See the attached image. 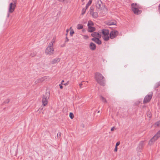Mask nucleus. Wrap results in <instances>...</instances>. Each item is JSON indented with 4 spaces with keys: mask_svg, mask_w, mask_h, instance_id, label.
Masks as SVG:
<instances>
[{
    "mask_svg": "<svg viewBox=\"0 0 160 160\" xmlns=\"http://www.w3.org/2000/svg\"><path fill=\"white\" fill-rule=\"evenodd\" d=\"M55 39H56V37H54L52 40L50 42H52V43L53 44V43H54L55 42Z\"/></svg>",
    "mask_w": 160,
    "mask_h": 160,
    "instance_id": "29",
    "label": "nucleus"
},
{
    "mask_svg": "<svg viewBox=\"0 0 160 160\" xmlns=\"http://www.w3.org/2000/svg\"><path fill=\"white\" fill-rule=\"evenodd\" d=\"M91 36L93 38H101V35L98 32H94L91 34Z\"/></svg>",
    "mask_w": 160,
    "mask_h": 160,
    "instance_id": "16",
    "label": "nucleus"
},
{
    "mask_svg": "<svg viewBox=\"0 0 160 160\" xmlns=\"http://www.w3.org/2000/svg\"><path fill=\"white\" fill-rule=\"evenodd\" d=\"M60 61V58H56L53 59L51 62V63L54 64L59 62Z\"/></svg>",
    "mask_w": 160,
    "mask_h": 160,
    "instance_id": "14",
    "label": "nucleus"
},
{
    "mask_svg": "<svg viewBox=\"0 0 160 160\" xmlns=\"http://www.w3.org/2000/svg\"><path fill=\"white\" fill-rule=\"evenodd\" d=\"M117 150H118L117 147L115 146L114 151L115 152H117Z\"/></svg>",
    "mask_w": 160,
    "mask_h": 160,
    "instance_id": "38",
    "label": "nucleus"
},
{
    "mask_svg": "<svg viewBox=\"0 0 160 160\" xmlns=\"http://www.w3.org/2000/svg\"><path fill=\"white\" fill-rule=\"evenodd\" d=\"M155 124L158 126H160V121H158L156 122Z\"/></svg>",
    "mask_w": 160,
    "mask_h": 160,
    "instance_id": "34",
    "label": "nucleus"
},
{
    "mask_svg": "<svg viewBox=\"0 0 160 160\" xmlns=\"http://www.w3.org/2000/svg\"><path fill=\"white\" fill-rule=\"evenodd\" d=\"M143 142L142 141H141L140 142L139 145L137 148V150L138 151L140 152L141 150L142 149V148H143Z\"/></svg>",
    "mask_w": 160,
    "mask_h": 160,
    "instance_id": "12",
    "label": "nucleus"
},
{
    "mask_svg": "<svg viewBox=\"0 0 160 160\" xmlns=\"http://www.w3.org/2000/svg\"><path fill=\"white\" fill-rule=\"evenodd\" d=\"M68 31H69V30H68V29H67V32H68Z\"/></svg>",
    "mask_w": 160,
    "mask_h": 160,
    "instance_id": "50",
    "label": "nucleus"
},
{
    "mask_svg": "<svg viewBox=\"0 0 160 160\" xmlns=\"http://www.w3.org/2000/svg\"><path fill=\"white\" fill-rule=\"evenodd\" d=\"M96 8L98 11L103 10L105 8V5L101 0H98L96 5Z\"/></svg>",
    "mask_w": 160,
    "mask_h": 160,
    "instance_id": "4",
    "label": "nucleus"
},
{
    "mask_svg": "<svg viewBox=\"0 0 160 160\" xmlns=\"http://www.w3.org/2000/svg\"><path fill=\"white\" fill-rule=\"evenodd\" d=\"M47 48H53V44L52 42H50L48 45Z\"/></svg>",
    "mask_w": 160,
    "mask_h": 160,
    "instance_id": "27",
    "label": "nucleus"
},
{
    "mask_svg": "<svg viewBox=\"0 0 160 160\" xmlns=\"http://www.w3.org/2000/svg\"><path fill=\"white\" fill-rule=\"evenodd\" d=\"M119 34V32L118 31L116 30H113L109 34V38L111 39H113L116 38Z\"/></svg>",
    "mask_w": 160,
    "mask_h": 160,
    "instance_id": "6",
    "label": "nucleus"
},
{
    "mask_svg": "<svg viewBox=\"0 0 160 160\" xmlns=\"http://www.w3.org/2000/svg\"><path fill=\"white\" fill-rule=\"evenodd\" d=\"M99 38H92L91 40L92 41L95 42L98 45H100L101 43V41L99 39Z\"/></svg>",
    "mask_w": 160,
    "mask_h": 160,
    "instance_id": "11",
    "label": "nucleus"
},
{
    "mask_svg": "<svg viewBox=\"0 0 160 160\" xmlns=\"http://www.w3.org/2000/svg\"><path fill=\"white\" fill-rule=\"evenodd\" d=\"M10 101L9 99H6L4 102V103H8Z\"/></svg>",
    "mask_w": 160,
    "mask_h": 160,
    "instance_id": "35",
    "label": "nucleus"
},
{
    "mask_svg": "<svg viewBox=\"0 0 160 160\" xmlns=\"http://www.w3.org/2000/svg\"><path fill=\"white\" fill-rule=\"evenodd\" d=\"M42 109H43V108L42 107V108H40L39 109V110H38V111H39V110L40 109L41 110H42Z\"/></svg>",
    "mask_w": 160,
    "mask_h": 160,
    "instance_id": "44",
    "label": "nucleus"
},
{
    "mask_svg": "<svg viewBox=\"0 0 160 160\" xmlns=\"http://www.w3.org/2000/svg\"><path fill=\"white\" fill-rule=\"evenodd\" d=\"M94 78L97 82L100 85H105V79L104 76L100 73L96 72L95 73Z\"/></svg>",
    "mask_w": 160,
    "mask_h": 160,
    "instance_id": "1",
    "label": "nucleus"
},
{
    "mask_svg": "<svg viewBox=\"0 0 160 160\" xmlns=\"http://www.w3.org/2000/svg\"><path fill=\"white\" fill-rule=\"evenodd\" d=\"M69 117L71 119H73L74 118L73 114L72 112H70L69 113Z\"/></svg>",
    "mask_w": 160,
    "mask_h": 160,
    "instance_id": "28",
    "label": "nucleus"
},
{
    "mask_svg": "<svg viewBox=\"0 0 160 160\" xmlns=\"http://www.w3.org/2000/svg\"><path fill=\"white\" fill-rule=\"evenodd\" d=\"M74 33V31H73V30H71L70 32V34L71 36H72L73 34Z\"/></svg>",
    "mask_w": 160,
    "mask_h": 160,
    "instance_id": "33",
    "label": "nucleus"
},
{
    "mask_svg": "<svg viewBox=\"0 0 160 160\" xmlns=\"http://www.w3.org/2000/svg\"><path fill=\"white\" fill-rule=\"evenodd\" d=\"M46 79L45 77H42L41 78L37 79L35 82V84H36L39 83H41L44 81Z\"/></svg>",
    "mask_w": 160,
    "mask_h": 160,
    "instance_id": "13",
    "label": "nucleus"
},
{
    "mask_svg": "<svg viewBox=\"0 0 160 160\" xmlns=\"http://www.w3.org/2000/svg\"><path fill=\"white\" fill-rule=\"evenodd\" d=\"M158 11L159 13L160 14V4H159L158 6Z\"/></svg>",
    "mask_w": 160,
    "mask_h": 160,
    "instance_id": "39",
    "label": "nucleus"
},
{
    "mask_svg": "<svg viewBox=\"0 0 160 160\" xmlns=\"http://www.w3.org/2000/svg\"><path fill=\"white\" fill-rule=\"evenodd\" d=\"M59 86H60V88H61V89H62L63 88V86L61 85V84H59Z\"/></svg>",
    "mask_w": 160,
    "mask_h": 160,
    "instance_id": "42",
    "label": "nucleus"
},
{
    "mask_svg": "<svg viewBox=\"0 0 160 160\" xmlns=\"http://www.w3.org/2000/svg\"><path fill=\"white\" fill-rule=\"evenodd\" d=\"M132 10L134 14H139L142 12V11L139 10L141 6L137 3H132L131 4Z\"/></svg>",
    "mask_w": 160,
    "mask_h": 160,
    "instance_id": "2",
    "label": "nucleus"
},
{
    "mask_svg": "<svg viewBox=\"0 0 160 160\" xmlns=\"http://www.w3.org/2000/svg\"><path fill=\"white\" fill-rule=\"evenodd\" d=\"M58 0L60 2H63L65 1V0Z\"/></svg>",
    "mask_w": 160,
    "mask_h": 160,
    "instance_id": "46",
    "label": "nucleus"
},
{
    "mask_svg": "<svg viewBox=\"0 0 160 160\" xmlns=\"http://www.w3.org/2000/svg\"><path fill=\"white\" fill-rule=\"evenodd\" d=\"M152 96V92H151V93L148 95L146 96L143 100V102L144 103H146L149 102L151 99Z\"/></svg>",
    "mask_w": 160,
    "mask_h": 160,
    "instance_id": "7",
    "label": "nucleus"
},
{
    "mask_svg": "<svg viewBox=\"0 0 160 160\" xmlns=\"http://www.w3.org/2000/svg\"><path fill=\"white\" fill-rule=\"evenodd\" d=\"M68 82L66 83H65V84H64V85H65V86L66 85H68Z\"/></svg>",
    "mask_w": 160,
    "mask_h": 160,
    "instance_id": "48",
    "label": "nucleus"
},
{
    "mask_svg": "<svg viewBox=\"0 0 160 160\" xmlns=\"http://www.w3.org/2000/svg\"><path fill=\"white\" fill-rule=\"evenodd\" d=\"M101 100L103 102H107V101L106 100V99L103 97H102V96H100Z\"/></svg>",
    "mask_w": 160,
    "mask_h": 160,
    "instance_id": "20",
    "label": "nucleus"
},
{
    "mask_svg": "<svg viewBox=\"0 0 160 160\" xmlns=\"http://www.w3.org/2000/svg\"><path fill=\"white\" fill-rule=\"evenodd\" d=\"M94 9V7L93 6H92L91 7L90 10V14L93 12V10Z\"/></svg>",
    "mask_w": 160,
    "mask_h": 160,
    "instance_id": "25",
    "label": "nucleus"
},
{
    "mask_svg": "<svg viewBox=\"0 0 160 160\" xmlns=\"http://www.w3.org/2000/svg\"><path fill=\"white\" fill-rule=\"evenodd\" d=\"M140 102V101H136L134 103V105H139Z\"/></svg>",
    "mask_w": 160,
    "mask_h": 160,
    "instance_id": "30",
    "label": "nucleus"
},
{
    "mask_svg": "<svg viewBox=\"0 0 160 160\" xmlns=\"http://www.w3.org/2000/svg\"><path fill=\"white\" fill-rule=\"evenodd\" d=\"M83 28V25L80 24H78L77 26V28L78 29H81Z\"/></svg>",
    "mask_w": 160,
    "mask_h": 160,
    "instance_id": "21",
    "label": "nucleus"
},
{
    "mask_svg": "<svg viewBox=\"0 0 160 160\" xmlns=\"http://www.w3.org/2000/svg\"><path fill=\"white\" fill-rule=\"evenodd\" d=\"M154 136L155 137V138L158 139L160 137V130Z\"/></svg>",
    "mask_w": 160,
    "mask_h": 160,
    "instance_id": "22",
    "label": "nucleus"
},
{
    "mask_svg": "<svg viewBox=\"0 0 160 160\" xmlns=\"http://www.w3.org/2000/svg\"><path fill=\"white\" fill-rule=\"evenodd\" d=\"M82 85V83H80L79 85V86H80V88H81V86Z\"/></svg>",
    "mask_w": 160,
    "mask_h": 160,
    "instance_id": "43",
    "label": "nucleus"
},
{
    "mask_svg": "<svg viewBox=\"0 0 160 160\" xmlns=\"http://www.w3.org/2000/svg\"><path fill=\"white\" fill-rule=\"evenodd\" d=\"M68 41H69V39L67 37H66V40H65V42H67Z\"/></svg>",
    "mask_w": 160,
    "mask_h": 160,
    "instance_id": "40",
    "label": "nucleus"
},
{
    "mask_svg": "<svg viewBox=\"0 0 160 160\" xmlns=\"http://www.w3.org/2000/svg\"><path fill=\"white\" fill-rule=\"evenodd\" d=\"M91 15L94 18H96L98 17V13L96 12H93Z\"/></svg>",
    "mask_w": 160,
    "mask_h": 160,
    "instance_id": "19",
    "label": "nucleus"
},
{
    "mask_svg": "<svg viewBox=\"0 0 160 160\" xmlns=\"http://www.w3.org/2000/svg\"><path fill=\"white\" fill-rule=\"evenodd\" d=\"M16 6L15 2L11 3L9 5L8 12L9 13H12L15 10Z\"/></svg>",
    "mask_w": 160,
    "mask_h": 160,
    "instance_id": "9",
    "label": "nucleus"
},
{
    "mask_svg": "<svg viewBox=\"0 0 160 160\" xmlns=\"http://www.w3.org/2000/svg\"><path fill=\"white\" fill-rule=\"evenodd\" d=\"M86 8L85 9L84 8H83L82 10V14L83 15L85 12L86 10Z\"/></svg>",
    "mask_w": 160,
    "mask_h": 160,
    "instance_id": "32",
    "label": "nucleus"
},
{
    "mask_svg": "<svg viewBox=\"0 0 160 160\" xmlns=\"http://www.w3.org/2000/svg\"><path fill=\"white\" fill-rule=\"evenodd\" d=\"M120 142H117L116 143L115 146L118 147V145H119V144H120Z\"/></svg>",
    "mask_w": 160,
    "mask_h": 160,
    "instance_id": "36",
    "label": "nucleus"
},
{
    "mask_svg": "<svg viewBox=\"0 0 160 160\" xmlns=\"http://www.w3.org/2000/svg\"><path fill=\"white\" fill-rule=\"evenodd\" d=\"M150 113V112L148 113V115H150V113ZM148 113H147V115H148Z\"/></svg>",
    "mask_w": 160,
    "mask_h": 160,
    "instance_id": "51",
    "label": "nucleus"
},
{
    "mask_svg": "<svg viewBox=\"0 0 160 160\" xmlns=\"http://www.w3.org/2000/svg\"><path fill=\"white\" fill-rule=\"evenodd\" d=\"M99 112H100V111H98V113H99Z\"/></svg>",
    "mask_w": 160,
    "mask_h": 160,
    "instance_id": "52",
    "label": "nucleus"
},
{
    "mask_svg": "<svg viewBox=\"0 0 160 160\" xmlns=\"http://www.w3.org/2000/svg\"><path fill=\"white\" fill-rule=\"evenodd\" d=\"M61 134L60 132L58 133L57 135V137H60L61 136Z\"/></svg>",
    "mask_w": 160,
    "mask_h": 160,
    "instance_id": "37",
    "label": "nucleus"
},
{
    "mask_svg": "<svg viewBox=\"0 0 160 160\" xmlns=\"http://www.w3.org/2000/svg\"><path fill=\"white\" fill-rule=\"evenodd\" d=\"M53 48H47L45 50V53L46 54L52 55L54 53Z\"/></svg>",
    "mask_w": 160,
    "mask_h": 160,
    "instance_id": "8",
    "label": "nucleus"
},
{
    "mask_svg": "<svg viewBox=\"0 0 160 160\" xmlns=\"http://www.w3.org/2000/svg\"><path fill=\"white\" fill-rule=\"evenodd\" d=\"M36 53L35 52H33L32 53H31L30 54V56H31L32 57H33L36 56Z\"/></svg>",
    "mask_w": 160,
    "mask_h": 160,
    "instance_id": "31",
    "label": "nucleus"
},
{
    "mask_svg": "<svg viewBox=\"0 0 160 160\" xmlns=\"http://www.w3.org/2000/svg\"><path fill=\"white\" fill-rule=\"evenodd\" d=\"M85 0H81V1L82 2H83Z\"/></svg>",
    "mask_w": 160,
    "mask_h": 160,
    "instance_id": "49",
    "label": "nucleus"
},
{
    "mask_svg": "<svg viewBox=\"0 0 160 160\" xmlns=\"http://www.w3.org/2000/svg\"><path fill=\"white\" fill-rule=\"evenodd\" d=\"M92 2V0H89L88 3L87 4L86 6V9H87L89 7L91 4Z\"/></svg>",
    "mask_w": 160,
    "mask_h": 160,
    "instance_id": "23",
    "label": "nucleus"
},
{
    "mask_svg": "<svg viewBox=\"0 0 160 160\" xmlns=\"http://www.w3.org/2000/svg\"><path fill=\"white\" fill-rule=\"evenodd\" d=\"M117 22L115 20H111L108 21L106 22V23L107 25L109 26L112 25H117Z\"/></svg>",
    "mask_w": 160,
    "mask_h": 160,
    "instance_id": "10",
    "label": "nucleus"
},
{
    "mask_svg": "<svg viewBox=\"0 0 160 160\" xmlns=\"http://www.w3.org/2000/svg\"><path fill=\"white\" fill-rule=\"evenodd\" d=\"M159 86H160V81L156 84L154 86V88H158Z\"/></svg>",
    "mask_w": 160,
    "mask_h": 160,
    "instance_id": "26",
    "label": "nucleus"
},
{
    "mask_svg": "<svg viewBox=\"0 0 160 160\" xmlns=\"http://www.w3.org/2000/svg\"><path fill=\"white\" fill-rule=\"evenodd\" d=\"M93 25V23L91 21H88V27H91V26Z\"/></svg>",
    "mask_w": 160,
    "mask_h": 160,
    "instance_id": "24",
    "label": "nucleus"
},
{
    "mask_svg": "<svg viewBox=\"0 0 160 160\" xmlns=\"http://www.w3.org/2000/svg\"><path fill=\"white\" fill-rule=\"evenodd\" d=\"M95 30V28L94 27H92V26L91 27H88V31L89 32H92L93 31H94Z\"/></svg>",
    "mask_w": 160,
    "mask_h": 160,
    "instance_id": "18",
    "label": "nucleus"
},
{
    "mask_svg": "<svg viewBox=\"0 0 160 160\" xmlns=\"http://www.w3.org/2000/svg\"><path fill=\"white\" fill-rule=\"evenodd\" d=\"M101 32L103 35L102 36L103 39L105 41H108L109 39V30L106 29H103L101 30Z\"/></svg>",
    "mask_w": 160,
    "mask_h": 160,
    "instance_id": "3",
    "label": "nucleus"
},
{
    "mask_svg": "<svg viewBox=\"0 0 160 160\" xmlns=\"http://www.w3.org/2000/svg\"><path fill=\"white\" fill-rule=\"evenodd\" d=\"M67 34H68V33H67V34H66V35H67Z\"/></svg>",
    "mask_w": 160,
    "mask_h": 160,
    "instance_id": "53",
    "label": "nucleus"
},
{
    "mask_svg": "<svg viewBox=\"0 0 160 160\" xmlns=\"http://www.w3.org/2000/svg\"><path fill=\"white\" fill-rule=\"evenodd\" d=\"M158 139L157 138H155V137L153 136L149 141L148 144L149 145H152L154 142Z\"/></svg>",
    "mask_w": 160,
    "mask_h": 160,
    "instance_id": "17",
    "label": "nucleus"
},
{
    "mask_svg": "<svg viewBox=\"0 0 160 160\" xmlns=\"http://www.w3.org/2000/svg\"><path fill=\"white\" fill-rule=\"evenodd\" d=\"M64 82V80H62V82H61V84H62V83H63V82Z\"/></svg>",
    "mask_w": 160,
    "mask_h": 160,
    "instance_id": "47",
    "label": "nucleus"
},
{
    "mask_svg": "<svg viewBox=\"0 0 160 160\" xmlns=\"http://www.w3.org/2000/svg\"><path fill=\"white\" fill-rule=\"evenodd\" d=\"M90 49L92 50H94L96 48V46L95 44L91 42L89 45Z\"/></svg>",
    "mask_w": 160,
    "mask_h": 160,
    "instance_id": "15",
    "label": "nucleus"
},
{
    "mask_svg": "<svg viewBox=\"0 0 160 160\" xmlns=\"http://www.w3.org/2000/svg\"><path fill=\"white\" fill-rule=\"evenodd\" d=\"M65 44H63V45H62L61 46L62 47H64V46H65Z\"/></svg>",
    "mask_w": 160,
    "mask_h": 160,
    "instance_id": "45",
    "label": "nucleus"
},
{
    "mask_svg": "<svg viewBox=\"0 0 160 160\" xmlns=\"http://www.w3.org/2000/svg\"><path fill=\"white\" fill-rule=\"evenodd\" d=\"M50 97V93L46 92L45 95H43L42 98V103L43 106H45L48 103V99Z\"/></svg>",
    "mask_w": 160,
    "mask_h": 160,
    "instance_id": "5",
    "label": "nucleus"
},
{
    "mask_svg": "<svg viewBox=\"0 0 160 160\" xmlns=\"http://www.w3.org/2000/svg\"><path fill=\"white\" fill-rule=\"evenodd\" d=\"M114 128H115L114 127H113L111 129V131H113L114 130Z\"/></svg>",
    "mask_w": 160,
    "mask_h": 160,
    "instance_id": "41",
    "label": "nucleus"
}]
</instances>
